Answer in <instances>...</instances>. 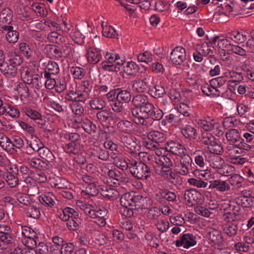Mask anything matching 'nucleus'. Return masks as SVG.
Segmentation results:
<instances>
[{"label":"nucleus","instance_id":"nucleus-46","mask_svg":"<svg viewBox=\"0 0 254 254\" xmlns=\"http://www.w3.org/2000/svg\"><path fill=\"white\" fill-rule=\"evenodd\" d=\"M92 155L103 161H107L109 158L108 151L105 149L97 146L94 148L93 152H92Z\"/></svg>","mask_w":254,"mask_h":254},{"label":"nucleus","instance_id":"nucleus-14","mask_svg":"<svg viewBox=\"0 0 254 254\" xmlns=\"http://www.w3.org/2000/svg\"><path fill=\"white\" fill-rule=\"evenodd\" d=\"M90 217L93 221L101 227L106 225V220L108 218V211L104 208L93 209Z\"/></svg>","mask_w":254,"mask_h":254},{"label":"nucleus","instance_id":"nucleus-13","mask_svg":"<svg viewBox=\"0 0 254 254\" xmlns=\"http://www.w3.org/2000/svg\"><path fill=\"white\" fill-rule=\"evenodd\" d=\"M131 114L134 117V123L140 127V133L146 134L153 123L149 118L140 116L139 114L134 113V112H131Z\"/></svg>","mask_w":254,"mask_h":254},{"label":"nucleus","instance_id":"nucleus-18","mask_svg":"<svg viewBox=\"0 0 254 254\" xmlns=\"http://www.w3.org/2000/svg\"><path fill=\"white\" fill-rule=\"evenodd\" d=\"M12 21V14L9 8H3L0 12V30L11 28L9 25Z\"/></svg>","mask_w":254,"mask_h":254},{"label":"nucleus","instance_id":"nucleus-21","mask_svg":"<svg viewBox=\"0 0 254 254\" xmlns=\"http://www.w3.org/2000/svg\"><path fill=\"white\" fill-rule=\"evenodd\" d=\"M121 141L125 147L127 148L130 153H133L137 147L136 139L131 135H122Z\"/></svg>","mask_w":254,"mask_h":254},{"label":"nucleus","instance_id":"nucleus-35","mask_svg":"<svg viewBox=\"0 0 254 254\" xmlns=\"http://www.w3.org/2000/svg\"><path fill=\"white\" fill-rule=\"evenodd\" d=\"M64 98L69 101L74 102L75 101H80L84 102L86 100L84 94L77 93L76 90H69L67 91Z\"/></svg>","mask_w":254,"mask_h":254},{"label":"nucleus","instance_id":"nucleus-40","mask_svg":"<svg viewBox=\"0 0 254 254\" xmlns=\"http://www.w3.org/2000/svg\"><path fill=\"white\" fill-rule=\"evenodd\" d=\"M182 134L190 140L194 139L197 136L195 128L190 125H186L181 129Z\"/></svg>","mask_w":254,"mask_h":254},{"label":"nucleus","instance_id":"nucleus-45","mask_svg":"<svg viewBox=\"0 0 254 254\" xmlns=\"http://www.w3.org/2000/svg\"><path fill=\"white\" fill-rule=\"evenodd\" d=\"M172 166H161L153 165L155 173L164 177H168L169 175L172 173L171 167Z\"/></svg>","mask_w":254,"mask_h":254},{"label":"nucleus","instance_id":"nucleus-1","mask_svg":"<svg viewBox=\"0 0 254 254\" xmlns=\"http://www.w3.org/2000/svg\"><path fill=\"white\" fill-rule=\"evenodd\" d=\"M149 198L133 192H127L120 198V203L125 208L131 207V209H143L147 207L145 203Z\"/></svg>","mask_w":254,"mask_h":254},{"label":"nucleus","instance_id":"nucleus-39","mask_svg":"<svg viewBox=\"0 0 254 254\" xmlns=\"http://www.w3.org/2000/svg\"><path fill=\"white\" fill-rule=\"evenodd\" d=\"M0 146L1 147L10 153H13L15 150L12 149L11 142L5 135L0 133Z\"/></svg>","mask_w":254,"mask_h":254},{"label":"nucleus","instance_id":"nucleus-64","mask_svg":"<svg viewBox=\"0 0 254 254\" xmlns=\"http://www.w3.org/2000/svg\"><path fill=\"white\" fill-rule=\"evenodd\" d=\"M153 57L152 54L150 52L146 51L138 55L137 60L139 62L148 64L153 61Z\"/></svg>","mask_w":254,"mask_h":254},{"label":"nucleus","instance_id":"nucleus-61","mask_svg":"<svg viewBox=\"0 0 254 254\" xmlns=\"http://www.w3.org/2000/svg\"><path fill=\"white\" fill-rule=\"evenodd\" d=\"M155 226L159 231L163 233L169 229V223L164 219H158L155 223Z\"/></svg>","mask_w":254,"mask_h":254},{"label":"nucleus","instance_id":"nucleus-2","mask_svg":"<svg viewBox=\"0 0 254 254\" xmlns=\"http://www.w3.org/2000/svg\"><path fill=\"white\" fill-rule=\"evenodd\" d=\"M38 68L32 63L23 64L20 69L21 77L26 84L38 85V79L40 78L37 74Z\"/></svg>","mask_w":254,"mask_h":254},{"label":"nucleus","instance_id":"nucleus-5","mask_svg":"<svg viewBox=\"0 0 254 254\" xmlns=\"http://www.w3.org/2000/svg\"><path fill=\"white\" fill-rule=\"evenodd\" d=\"M105 60L102 62V67L106 70L118 72L120 70V66L125 61L120 60L119 55L113 52H107L105 55Z\"/></svg>","mask_w":254,"mask_h":254},{"label":"nucleus","instance_id":"nucleus-26","mask_svg":"<svg viewBox=\"0 0 254 254\" xmlns=\"http://www.w3.org/2000/svg\"><path fill=\"white\" fill-rule=\"evenodd\" d=\"M198 127L204 131H212L214 128H218L219 123L214 120L207 121L205 120L198 119L197 121Z\"/></svg>","mask_w":254,"mask_h":254},{"label":"nucleus","instance_id":"nucleus-25","mask_svg":"<svg viewBox=\"0 0 254 254\" xmlns=\"http://www.w3.org/2000/svg\"><path fill=\"white\" fill-rule=\"evenodd\" d=\"M208 239L214 245L223 246L224 240L220 231L212 229L208 232Z\"/></svg>","mask_w":254,"mask_h":254},{"label":"nucleus","instance_id":"nucleus-52","mask_svg":"<svg viewBox=\"0 0 254 254\" xmlns=\"http://www.w3.org/2000/svg\"><path fill=\"white\" fill-rule=\"evenodd\" d=\"M124 72L128 75H135L139 70V66L134 62H128L124 67Z\"/></svg>","mask_w":254,"mask_h":254},{"label":"nucleus","instance_id":"nucleus-33","mask_svg":"<svg viewBox=\"0 0 254 254\" xmlns=\"http://www.w3.org/2000/svg\"><path fill=\"white\" fill-rule=\"evenodd\" d=\"M224 75L228 78H232L229 80V82L232 83H240L244 79V77L241 72H237L233 70H227L224 73Z\"/></svg>","mask_w":254,"mask_h":254},{"label":"nucleus","instance_id":"nucleus-59","mask_svg":"<svg viewBox=\"0 0 254 254\" xmlns=\"http://www.w3.org/2000/svg\"><path fill=\"white\" fill-rule=\"evenodd\" d=\"M209 151L210 153L217 155L223 151V148L221 144L218 143L216 139L212 142L210 146H208Z\"/></svg>","mask_w":254,"mask_h":254},{"label":"nucleus","instance_id":"nucleus-22","mask_svg":"<svg viewBox=\"0 0 254 254\" xmlns=\"http://www.w3.org/2000/svg\"><path fill=\"white\" fill-rule=\"evenodd\" d=\"M227 140L230 144L240 145L242 141L240 131L236 129H230L226 133Z\"/></svg>","mask_w":254,"mask_h":254},{"label":"nucleus","instance_id":"nucleus-48","mask_svg":"<svg viewBox=\"0 0 254 254\" xmlns=\"http://www.w3.org/2000/svg\"><path fill=\"white\" fill-rule=\"evenodd\" d=\"M149 102L146 96L142 94L136 95L132 99V102L135 106L133 108H141Z\"/></svg>","mask_w":254,"mask_h":254},{"label":"nucleus","instance_id":"nucleus-19","mask_svg":"<svg viewBox=\"0 0 254 254\" xmlns=\"http://www.w3.org/2000/svg\"><path fill=\"white\" fill-rule=\"evenodd\" d=\"M86 57L87 61L91 64L98 63L102 59L100 50L93 47H89L86 50Z\"/></svg>","mask_w":254,"mask_h":254},{"label":"nucleus","instance_id":"nucleus-12","mask_svg":"<svg viewBox=\"0 0 254 254\" xmlns=\"http://www.w3.org/2000/svg\"><path fill=\"white\" fill-rule=\"evenodd\" d=\"M153 76L146 74L143 79L136 78L132 81V90L134 92L143 93L147 89V84L148 82L153 83Z\"/></svg>","mask_w":254,"mask_h":254},{"label":"nucleus","instance_id":"nucleus-44","mask_svg":"<svg viewBox=\"0 0 254 254\" xmlns=\"http://www.w3.org/2000/svg\"><path fill=\"white\" fill-rule=\"evenodd\" d=\"M148 92L154 98H160L166 93L164 88L160 85H155L150 87Z\"/></svg>","mask_w":254,"mask_h":254},{"label":"nucleus","instance_id":"nucleus-28","mask_svg":"<svg viewBox=\"0 0 254 254\" xmlns=\"http://www.w3.org/2000/svg\"><path fill=\"white\" fill-rule=\"evenodd\" d=\"M208 166L215 169H220L224 164V160L218 155L210 153L208 159Z\"/></svg>","mask_w":254,"mask_h":254},{"label":"nucleus","instance_id":"nucleus-32","mask_svg":"<svg viewBox=\"0 0 254 254\" xmlns=\"http://www.w3.org/2000/svg\"><path fill=\"white\" fill-rule=\"evenodd\" d=\"M99 193V190L95 183L88 184L85 189L82 190L80 194L85 198H89L91 196H96Z\"/></svg>","mask_w":254,"mask_h":254},{"label":"nucleus","instance_id":"nucleus-42","mask_svg":"<svg viewBox=\"0 0 254 254\" xmlns=\"http://www.w3.org/2000/svg\"><path fill=\"white\" fill-rule=\"evenodd\" d=\"M132 127V123L127 120H122L117 124L118 129L120 132L125 133H130Z\"/></svg>","mask_w":254,"mask_h":254},{"label":"nucleus","instance_id":"nucleus-47","mask_svg":"<svg viewBox=\"0 0 254 254\" xmlns=\"http://www.w3.org/2000/svg\"><path fill=\"white\" fill-rule=\"evenodd\" d=\"M224 233L230 237H233L236 235L238 232L237 225L235 223H229L225 224L223 226Z\"/></svg>","mask_w":254,"mask_h":254},{"label":"nucleus","instance_id":"nucleus-29","mask_svg":"<svg viewBox=\"0 0 254 254\" xmlns=\"http://www.w3.org/2000/svg\"><path fill=\"white\" fill-rule=\"evenodd\" d=\"M101 195L108 199H115L120 195L119 192L115 189L109 186H104L101 190Z\"/></svg>","mask_w":254,"mask_h":254},{"label":"nucleus","instance_id":"nucleus-37","mask_svg":"<svg viewBox=\"0 0 254 254\" xmlns=\"http://www.w3.org/2000/svg\"><path fill=\"white\" fill-rule=\"evenodd\" d=\"M96 114L97 120L101 123H104L110 122L113 120V113L109 110H100Z\"/></svg>","mask_w":254,"mask_h":254},{"label":"nucleus","instance_id":"nucleus-17","mask_svg":"<svg viewBox=\"0 0 254 254\" xmlns=\"http://www.w3.org/2000/svg\"><path fill=\"white\" fill-rule=\"evenodd\" d=\"M165 149L167 151L179 156L185 154L186 150L183 145L173 140L169 141L165 144Z\"/></svg>","mask_w":254,"mask_h":254},{"label":"nucleus","instance_id":"nucleus-36","mask_svg":"<svg viewBox=\"0 0 254 254\" xmlns=\"http://www.w3.org/2000/svg\"><path fill=\"white\" fill-rule=\"evenodd\" d=\"M212 42L214 44L217 42L218 47L222 51H229L230 50H231V47L232 45V44L228 39L224 38L219 39L218 36H215L214 37Z\"/></svg>","mask_w":254,"mask_h":254},{"label":"nucleus","instance_id":"nucleus-55","mask_svg":"<svg viewBox=\"0 0 254 254\" xmlns=\"http://www.w3.org/2000/svg\"><path fill=\"white\" fill-rule=\"evenodd\" d=\"M40 157L48 162H52L55 159L52 152L47 148L43 147L38 152Z\"/></svg>","mask_w":254,"mask_h":254},{"label":"nucleus","instance_id":"nucleus-57","mask_svg":"<svg viewBox=\"0 0 254 254\" xmlns=\"http://www.w3.org/2000/svg\"><path fill=\"white\" fill-rule=\"evenodd\" d=\"M151 150H153L155 151V154H147V158L148 161H152L154 163L155 161H156V159H158L160 158V156H163L164 155V153H163V151H165L164 149L161 147V146H159L157 148L155 149H149Z\"/></svg>","mask_w":254,"mask_h":254},{"label":"nucleus","instance_id":"nucleus-56","mask_svg":"<svg viewBox=\"0 0 254 254\" xmlns=\"http://www.w3.org/2000/svg\"><path fill=\"white\" fill-rule=\"evenodd\" d=\"M74 63L71 64L69 69L68 68L67 71H69L73 75L74 78L81 79L84 75V70L81 67L74 66Z\"/></svg>","mask_w":254,"mask_h":254},{"label":"nucleus","instance_id":"nucleus-4","mask_svg":"<svg viewBox=\"0 0 254 254\" xmlns=\"http://www.w3.org/2000/svg\"><path fill=\"white\" fill-rule=\"evenodd\" d=\"M65 38L67 39V44L71 45L73 43L82 45L85 38V36L74 27L67 18L64 20V43L66 42Z\"/></svg>","mask_w":254,"mask_h":254},{"label":"nucleus","instance_id":"nucleus-49","mask_svg":"<svg viewBox=\"0 0 254 254\" xmlns=\"http://www.w3.org/2000/svg\"><path fill=\"white\" fill-rule=\"evenodd\" d=\"M13 27L11 26V28H5L2 30L7 31L5 38L6 40L10 43H15L18 39V32L13 30Z\"/></svg>","mask_w":254,"mask_h":254},{"label":"nucleus","instance_id":"nucleus-51","mask_svg":"<svg viewBox=\"0 0 254 254\" xmlns=\"http://www.w3.org/2000/svg\"><path fill=\"white\" fill-rule=\"evenodd\" d=\"M102 34L104 37L109 38H115L117 37L118 34L116 31L112 26L107 25V23H102Z\"/></svg>","mask_w":254,"mask_h":254},{"label":"nucleus","instance_id":"nucleus-30","mask_svg":"<svg viewBox=\"0 0 254 254\" xmlns=\"http://www.w3.org/2000/svg\"><path fill=\"white\" fill-rule=\"evenodd\" d=\"M243 138H242V142L240 146L246 150H249L252 149L254 143V136L250 132H245L243 135Z\"/></svg>","mask_w":254,"mask_h":254},{"label":"nucleus","instance_id":"nucleus-53","mask_svg":"<svg viewBox=\"0 0 254 254\" xmlns=\"http://www.w3.org/2000/svg\"><path fill=\"white\" fill-rule=\"evenodd\" d=\"M2 108L3 109V111L0 113V115L5 114L12 117H17L19 116L18 110L11 105L4 103Z\"/></svg>","mask_w":254,"mask_h":254},{"label":"nucleus","instance_id":"nucleus-43","mask_svg":"<svg viewBox=\"0 0 254 254\" xmlns=\"http://www.w3.org/2000/svg\"><path fill=\"white\" fill-rule=\"evenodd\" d=\"M69 46H66V49H64V58L66 59V62L68 64V68L71 64H73L75 62V58L73 56V44H68Z\"/></svg>","mask_w":254,"mask_h":254},{"label":"nucleus","instance_id":"nucleus-16","mask_svg":"<svg viewBox=\"0 0 254 254\" xmlns=\"http://www.w3.org/2000/svg\"><path fill=\"white\" fill-rule=\"evenodd\" d=\"M210 152L196 150L193 153L194 161L195 164L201 169L208 168V159Z\"/></svg>","mask_w":254,"mask_h":254},{"label":"nucleus","instance_id":"nucleus-6","mask_svg":"<svg viewBox=\"0 0 254 254\" xmlns=\"http://www.w3.org/2000/svg\"><path fill=\"white\" fill-rule=\"evenodd\" d=\"M79 102L75 101L70 103L68 107H66V118L72 123H79L80 122V117L83 114L84 108Z\"/></svg>","mask_w":254,"mask_h":254},{"label":"nucleus","instance_id":"nucleus-50","mask_svg":"<svg viewBox=\"0 0 254 254\" xmlns=\"http://www.w3.org/2000/svg\"><path fill=\"white\" fill-rule=\"evenodd\" d=\"M54 197V196L51 193H47L40 196L39 200L45 206L52 207L55 203Z\"/></svg>","mask_w":254,"mask_h":254},{"label":"nucleus","instance_id":"nucleus-54","mask_svg":"<svg viewBox=\"0 0 254 254\" xmlns=\"http://www.w3.org/2000/svg\"><path fill=\"white\" fill-rule=\"evenodd\" d=\"M154 163L155 164H153V165L173 166L171 155L169 154H165L163 156H160V158L158 157V159H156Z\"/></svg>","mask_w":254,"mask_h":254},{"label":"nucleus","instance_id":"nucleus-3","mask_svg":"<svg viewBox=\"0 0 254 254\" xmlns=\"http://www.w3.org/2000/svg\"><path fill=\"white\" fill-rule=\"evenodd\" d=\"M139 114L140 116L149 118L153 121H159L164 115L163 111L158 108L155 107L150 102L145 104L141 108H132L131 112Z\"/></svg>","mask_w":254,"mask_h":254},{"label":"nucleus","instance_id":"nucleus-63","mask_svg":"<svg viewBox=\"0 0 254 254\" xmlns=\"http://www.w3.org/2000/svg\"><path fill=\"white\" fill-rule=\"evenodd\" d=\"M82 127L85 131L90 134H94L97 128L96 125L88 120L83 122Z\"/></svg>","mask_w":254,"mask_h":254},{"label":"nucleus","instance_id":"nucleus-31","mask_svg":"<svg viewBox=\"0 0 254 254\" xmlns=\"http://www.w3.org/2000/svg\"><path fill=\"white\" fill-rule=\"evenodd\" d=\"M24 112L26 115L30 119L34 121H40V123L43 126L46 125V121L42 119L41 113L37 111L30 108H26L24 109Z\"/></svg>","mask_w":254,"mask_h":254},{"label":"nucleus","instance_id":"nucleus-60","mask_svg":"<svg viewBox=\"0 0 254 254\" xmlns=\"http://www.w3.org/2000/svg\"><path fill=\"white\" fill-rule=\"evenodd\" d=\"M131 99V94L129 91L127 90H120L117 92V100L122 103L128 102Z\"/></svg>","mask_w":254,"mask_h":254},{"label":"nucleus","instance_id":"nucleus-58","mask_svg":"<svg viewBox=\"0 0 254 254\" xmlns=\"http://www.w3.org/2000/svg\"><path fill=\"white\" fill-rule=\"evenodd\" d=\"M90 106L92 109L100 110L105 106V102L100 98H95L90 101Z\"/></svg>","mask_w":254,"mask_h":254},{"label":"nucleus","instance_id":"nucleus-34","mask_svg":"<svg viewBox=\"0 0 254 254\" xmlns=\"http://www.w3.org/2000/svg\"><path fill=\"white\" fill-rule=\"evenodd\" d=\"M181 120L178 112H172L165 116L161 121V125L165 126L168 124H178L181 121Z\"/></svg>","mask_w":254,"mask_h":254},{"label":"nucleus","instance_id":"nucleus-27","mask_svg":"<svg viewBox=\"0 0 254 254\" xmlns=\"http://www.w3.org/2000/svg\"><path fill=\"white\" fill-rule=\"evenodd\" d=\"M209 183V189H214L218 191L224 192L230 189L229 184L224 181L216 180L210 181Z\"/></svg>","mask_w":254,"mask_h":254},{"label":"nucleus","instance_id":"nucleus-9","mask_svg":"<svg viewBox=\"0 0 254 254\" xmlns=\"http://www.w3.org/2000/svg\"><path fill=\"white\" fill-rule=\"evenodd\" d=\"M223 84L222 77H219L215 79H212L210 81L209 84L205 83L203 84L201 87L202 92L207 95L211 97H217L220 96V91L218 88L220 87V85Z\"/></svg>","mask_w":254,"mask_h":254},{"label":"nucleus","instance_id":"nucleus-41","mask_svg":"<svg viewBox=\"0 0 254 254\" xmlns=\"http://www.w3.org/2000/svg\"><path fill=\"white\" fill-rule=\"evenodd\" d=\"M244 149L240 145L230 144L225 150V156L230 160L235 155H238L239 151Z\"/></svg>","mask_w":254,"mask_h":254},{"label":"nucleus","instance_id":"nucleus-15","mask_svg":"<svg viewBox=\"0 0 254 254\" xmlns=\"http://www.w3.org/2000/svg\"><path fill=\"white\" fill-rule=\"evenodd\" d=\"M186 59V52L185 49L182 47H175L170 54V60L175 65H181Z\"/></svg>","mask_w":254,"mask_h":254},{"label":"nucleus","instance_id":"nucleus-8","mask_svg":"<svg viewBox=\"0 0 254 254\" xmlns=\"http://www.w3.org/2000/svg\"><path fill=\"white\" fill-rule=\"evenodd\" d=\"M129 171L138 179H146L150 174V168L144 163L132 160L130 162Z\"/></svg>","mask_w":254,"mask_h":254},{"label":"nucleus","instance_id":"nucleus-7","mask_svg":"<svg viewBox=\"0 0 254 254\" xmlns=\"http://www.w3.org/2000/svg\"><path fill=\"white\" fill-rule=\"evenodd\" d=\"M146 134L147 140L144 142V145L147 149L157 148L166 138L163 132L156 130L148 131Z\"/></svg>","mask_w":254,"mask_h":254},{"label":"nucleus","instance_id":"nucleus-38","mask_svg":"<svg viewBox=\"0 0 254 254\" xmlns=\"http://www.w3.org/2000/svg\"><path fill=\"white\" fill-rule=\"evenodd\" d=\"M107 174L114 185H120L123 180L122 173L116 168L109 170Z\"/></svg>","mask_w":254,"mask_h":254},{"label":"nucleus","instance_id":"nucleus-10","mask_svg":"<svg viewBox=\"0 0 254 254\" xmlns=\"http://www.w3.org/2000/svg\"><path fill=\"white\" fill-rule=\"evenodd\" d=\"M180 157L179 159L175 162V171L181 175H186L189 173L191 168L192 160L187 153Z\"/></svg>","mask_w":254,"mask_h":254},{"label":"nucleus","instance_id":"nucleus-11","mask_svg":"<svg viewBox=\"0 0 254 254\" xmlns=\"http://www.w3.org/2000/svg\"><path fill=\"white\" fill-rule=\"evenodd\" d=\"M175 243L177 247H182L188 249L196 245L197 238L192 233H184L180 236L179 238L175 242Z\"/></svg>","mask_w":254,"mask_h":254},{"label":"nucleus","instance_id":"nucleus-23","mask_svg":"<svg viewBox=\"0 0 254 254\" xmlns=\"http://www.w3.org/2000/svg\"><path fill=\"white\" fill-rule=\"evenodd\" d=\"M0 71L7 77H13L17 73V68L15 65L7 62L0 64Z\"/></svg>","mask_w":254,"mask_h":254},{"label":"nucleus","instance_id":"nucleus-62","mask_svg":"<svg viewBox=\"0 0 254 254\" xmlns=\"http://www.w3.org/2000/svg\"><path fill=\"white\" fill-rule=\"evenodd\" d=\"M27 162L29 165L32 167L37 168L40 170L43 169L45 167V163L39 158L35 157L29 158L27 159Z\"/></svg>","mask_w":254,"mask_h":254},{"label":"nucleus","instance_id":"nucleus-20","mask_svg":"<svg viewBox=\"0 0 254 254\" xmlns=\"http://www.w3.org/2000/svg\"><path fill=\"white\" fill-rule=\"evenodd\" d=\"M18 169L15 166L10 167L7 169L5 181L11 188L15 187L18 184Z\"/></svg>","mask_w":254,"mask_h":254},{"label":"nucleus","instance_id":"nucleus-24","mask_svg":"<svg viewBox=\"0 0 254 254\" xmlns=\"http://www.w3.org/2000/svg\"><path fill=\"white\" fill-rule=\"evenodd\" d=\"M200 197V193L193 189L186 190L184 194L185 200L191 205L199 202Z\"/></svg>","mask_w":254,"mask_h":254}]
</instances>
